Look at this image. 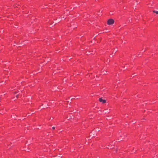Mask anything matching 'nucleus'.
<instances>
[{
	"label": "nucleus",
	"mask_w": 158,
	"mask_h": 158,
	"mask_svg": "<svg viewBox=\"0 0 158 158\" xmlns=\"http://www.w3.org/2000/svg\"><path fill=\"white\" fill-rule=\"evenodd\" d=\"M114 20L112 19H110L108 20L107 23L109 25H112L114 23Z\"/></svg>",
	"instance_id": "1"
},
{
	"label": "nucleus",
	"mask_w": 158,
	"mask_h": 158,
	"mask_svg": "<svg viewBox=\"0 0 158 158\" xmlns=\"http://www.w3.org/2000/svg\"><path fill=\"white\" fill-rule=\"evenodd\" d=\"M99 101L102 103H104L106 102V100L104 99H103L102 98H99Z\"/></svg>",
	"instance_id": "2"
},
{
	"label": "nucleus",
	"mask_w": 158,
	"mask_h": 158,
	"mask_svg": "<svg viewBox=\"0 0 158 158\" xmlns=\"http://www.w3.org/2000/svg\"><path fill=\"white\" fill-rule=\"evenodd\" d=\"M153 12L154 13H155L156 14H158V11H156L155 10H153Z\"/></svg>",
	"instance_id": "3"
},
{
	"label": "nucleus",
	"mask_w": 158,
	"mask_h": 158,
	"mask_svg": "<svg viewBox=\"0 0 158 158\" xmlns=\"http://www.w3.org/2000/svg\"><path fill=\"white\" fill-rule=\"evenodd\" d=\"M52 129H55V127H52Z\"/></svg>",
	"instance_id": "4"
},
{
	"label": "nucleus",
	"mask_w": 158,
	"mask_h": 158,
	"mask_svg": "<svg viewBox=\"0 0 158 158\" xmlns=\"http://www.w3.org/2000/svg\"><path fill=\"white\" fill-rule=\"evenodd\" d=\"M16 97L18 98V95H16Z\"/></svg>",
	"instance_id": "5"
},
{
	"label": "nucleus",
	"mask_w": 158,
	"mask_h": 158,
	"mask_svg": "<svg viewBox=\"0 0 158 158\" xmlns=\"http://www.w3.org/2000/svg\"><path fill=\"white\" fill-rule=\"evenodd\" d=\"M128 21H129V22H130V20L129 19V20H128Z\"/></svg>",
	"instance_id": "6"
}]
</instances>
